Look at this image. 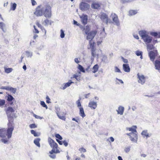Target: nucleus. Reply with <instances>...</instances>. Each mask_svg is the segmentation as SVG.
Instances as JSON below:
<instances>
[{
  "instance_id": "nucleus-19",
  "label": "nucleus",
  "mask_w": 160,
  "mask_h": 160,
  "mask_svg": "<svg viewBox=\"0 0 160 160\" xmlns=\"http://www.w3.org/2000/svg\"><path fill=\"white\" fill-rule=\"evenodd\" d=\"M144 41L147 43H150L152 40V38L148 35L143 39Z\"/></svg>"
},
{
  "instance_id": "nucleus-23",
  "label": "nucleus",
  "mask_w": 160,
  "mask_h": 160,
  "mask_svg": "<svg viewBox=\"0 0 160 160\" xmlns=\"http://www.w3.org/2000/svg\"><path fill=\"white\" fill-rule=\"evenodd\" d=\"M141 134L143 136V137H146L147 138L150 137L151 135H149V133L148 132L147 130H144L142 131Z\"/></svg>"
},
{
  "instance_id": "nucleus-57",
  "label": "nucleus",
  "mask_w": 160,
  "mask_h": 160,
  "mask_svg": "<svg viewBox=\"0 0 160 160\" xmlns=\"http://www.w3.org/2000/svg\"><path fill=\"white\" fill-rule=\"evenodd\" d=\"M91 70L90 66H88L85 69V71L88 72H89Z\"/></svg>"
},
{
  "instance_id": "nucleus-46",
  "label": "nucleus",
  "mask_w": 160,
  "mask_h": 160,
  "mask_svg": "<svg viewBox=\"0 0 160 160\" xmlns=\"http://www.w3.org/2000/svg\"><path fill=\"white\" fill-rule=\"evenodd\" d=\"M79 150L80 152L81 153L82 152H86V150L85 149L83 148H81L79 149Z\"/></svg>"
},
{
  "instance_id": "nucleus-2",
  "label": "nucleus",
  "mask_w": 160,
  "mask_h": 160,
  "mask_svg": "<svg viewBox=\"0 0 160 160\" xmlns=\"http://www.w3.org/2000/svg\"><path fill=\"white\" fill-rule=\"evenodd\" d=\"M34 14L37 16H40L43 14L47 18H49L50 17V6L49 4L45 5L42 8L39 6L37 7Z\"/></svg>"
},
{
  "instance_id": "nucleus-41",
  "label": "nucleus",
  "mask_w": 160,
  "mask_h": 160,
  "mask_svg": "<svg viewBox=\"0 0 160 160\" xmlns=\"http://www.w3.org/2000/svg\"><path fill=\"white\" fill-rule=\"evenodd\" d=\"M81 99V98H80L79 99H78L76 102V103L78 107L79 108H80V107H81V104L80 102V100Z\"/></svg>"
},
{
  "instance_id": "nucleus-59",
  "label": "nucleus",
  "mask_w": 160,
  "mask_h": 160,
  "mask_svg": "<svg viewBox=\"0 0 160 160\" xmlns=\"http://www.w3.org/2000/svg\"><path fill=\"white\" fill-rule=\"evenodd\" d=\"M32 5L34 6L37 4L36 2L34 0H31Z\"/></svg>"
},
{
  "instance_id": "nucleus-48",
  "label": "nucleus",
  "mask_w": 160,
  "mask_h": 160,
  "mask_svg": "<svg viewBox=\"0 0 160 160\" xmlns=\"http://www.w3.org/2000/svg\"><path fill=\"white\" fill-rule=\"evenodd\" d=\"M29 127L31 128H33L37 127V125L35 123L30 124Z\"/></svg>"
},
{
  "instance_id": "nucleus-11",
  "label": "nucleus",
  "mask_w": 160,
  "mask_h": 160,
  "mask_svg": "<svg viewBox=\"0 0 160 160\" xmlns=\"http://www.w3.org/2000/svg\"><path fill=\"white\" fill-rule=\"evenodd\" d=\"M157 51H151L149 54L150 60L153 61L154 60L156 56L157 55Z\"/></svg>"
},
{
  "instance_id": "nucleus-43",
  "label": "nucleus",
  "mask_w": 160,
  "mask_h": 160,
  "mask_svg": "<svg viewBox=\"0 0 160 160\" xmlns=\"http://www.w3.org/2000/svg\"><path fill=\"white\" fill-rule=\"evenodd\" d=\"M56 153H54V152H51V158L53 159L55 158L56 157Z\"/></svg>"
},
{
  "instance_id": "nucleus-22",
  "label": "nucleus",
  "mask_w": 160,
  "mask_h": 160,
  "mask_svg": "<svg viewBox=\"0 0 160 160\" xmlns=\"http://www.w3.org/2000/svg\"><path fill=\"white\" fill-rule=\"evenodd\" d=\"M136 126H133L131 128H127V129L129 131H131V132H137L136 130Z\"/></svg>"
},
{
  "instance_id": "nucleus-16",
  "label": "nucleus",
  "mask_w": 160,
  "mask_h": 160,
  "mask_svg": "<svg viewBox=\"0 0 160 160\" xmlns=\"http://www.w3.org/2000/svg\"><path fill=\"white\" fill-rule=\"evenodd\" d=\"M88 107L94 109L97 107V103L94 101H91L88 104Z\"/></svg>"
},
{
  "instance_id": "nucleus-20",
  "label": "nucleus",
  "mask_w": 160,
  "mask_h": 160,
  "mask_svg": "<svg viewBox=\"0 0 160 160\" xmlns=\"http://www.w3.org/2000/svg\"><path fill=\"white\" fill-rule=\"evenodd\" d=\"M124 108L122 106H120L119 107L118 110H117L118 113L121 115H122L124 112Z\"/></svg>"
},
{
  "instance_id": "nucleus-54",
  "label": "nucleus",
  "mask_w": 160,
  "mask_h": 160,
  "mask_svg": "<svg viewBox=\"0 0 160 160\" xmlns=\"http://www.w3.org/2000/svg\"><path fill=\"white\" fill-rule=\"evenodd\" d=\"M107 59V57L105 56H103L102 58V60L104 62H106Z\"/></svg>"
},
{
  "instance_id": "nucleus-18",
  "label": "nucleus",
  "mask_w": 160,
  "mask_h": 160,
  "mask_svg": "<svg viewBox=\"0 0 160 160\" xmlns=\"http://www.w3.org/2000/svg\"><path fill=\"white\" fill-rule=\"evenodd\" d=\"M123 69L125 72H128L130 71V69L128 64H123Z\"/></svg>"
},
{
  "instance_id": "nucleus-29",
  "label": "nucleus",
  "mask_w": 160,
  "mask_h": 160,
  "mask_svg": "<svg viewBox=\"0 0 160 160\" xmlns=\"http://www.w3.org/2000/svg\"><path fill=\"white\" fill-rule=\"evenodd\" d=\"M57 115L58 117L60 119L65 120L66 119L64 115L61 114L60 112H57Z\"/></svg>"
},
{
  "instance_id": "nucleus-32",
  "label": "nucleus",
  "mask_w": 160,
  "mask_h": 160,
  "mask_svg": "<svg viewBox=\"0 0 160 160\" xmlns=\"http://www.w3.org/2000/svg\"><path fill=\"white\" fill-rule=\"evenodd\" d=\"M31 133L35 137H38L40 135V133L36 132L35 131L33 130H31Z\"/></svg>"
},
{
  "instance_id": "nucleus-49",
  "label": "nucleus",
  "mask_w": 160,
  "mask_h": 160,
  "mask_svg": "<svg viewBox=\"0 0 160 160\" xmlns=\"http://www.w3.org/2000/svg\"><path fill=\"white\" fill-rule=\"evenodd\" d=\"M130 146H128L127 147L125 148L124 149L125 152L127 153L129 152L130 151Z\"/></svg>"
},
{
  "instance_id": "nucleus-24",
  "label": "nucleus",
  "mask_w": 160,
  "mask_h": 160,
  "mask_svg": "<svg viewBox=\"0 0 160 160\" xmlns=\"http://www.w3.org/2000/svg\"><path fill=\"white\" fill-rule=\"evenodd\" d=\"M79 109L80 110L79 114L83 118L85 116L83 108L82 107H80L79 108Z\"/></svg>"
},
{
  "instance_id": "nucleus-64",
  "label": "nucleus",
  "mask_w": 160,
  "mask_h": 160,
  "mask_svg": "<svg viewBox=\"0 0 160 160\" xmlns=\"http://www.w3.org/2000/svg\"><path fill=\"white\" fill-rule=\"evenodd\" d=\"M134 37L137 39H139V38L138 36L136 34H133V35Z\"/></svg>"
},
{
  "instance_id": "nucleus-33",
  "label": "nucleus",
  "mask_w": 160,
  "mask_h": 160,
  "mask_svg": "<svg viewBox=\"0 0 160 160\" xmlns=\"http://www.w3.org/2000/svg\"><path fill=\"white\" fill-rule=\"evenodd\" d=\"M78 68L80 71L83 72H85V71L84 69L81 65L78 64Z\"/></svg>"
},
{
  "instance_id": "nucleus-42",
  "label": "nucleus",
  "mask_w": 160,
  "mask_h": 160,
  "mask_svg": "<svg viewBox=\"0 0 160 160\" xmlns=\"http://www.w3.org/2000/svg\"><path fill=\"white\" fill-rule=\"evenodd\" d=\"M100 5L98 3H95L93 5V7L95 9H98Z\"/></svg>"
},
{
  "instance_id": "nucleus-15",
  "label": "nucleus",
  "mask_w": 160,
  "mask_h": 160,
  "mask_svg": "<svg viewBox=\"0 0 160 160\" xmlns=\"http://www.w3.org/2000/svg\"><path fill=\"white\" fill-rule=\"evenodd\" d=\"M6 98L7 101L8 102H10V105H12L13 104V102H11L12 101L14 100V98L11 95L9 94L6 96Z\"/></svg>"
},
{
  "instance_id": "nucleus-28",
  "label": "nucleus",
  "mask_w": 160,
  "mask_h": 160,
  "mask_svg": "<svg viewBox=\"0 0 160 160\" xmlns=\"http://www.w3.org/2000/svg\"><path fill=\"white\" fill-rule=\"evenodd\" d=\"M138 12L137 10H131L129 11L128 13L129 15L132 16L136 14Z\"/></svg>"
},
{
  "instance_id": "nucleus-60",
  "label": "nucleus",
  "mask_w": 160,
  "mask_h": 160,
  "mask_svg": "<svg viewBox=\"0 0 160 160\" xmlns=\"http://www.w3.org/2000/svg\"><path fill=\"white\" fill-rule=\"evenodd\" d=\"M80 58H75L74 59V61L75 62L77 63H78L79 62V60H80Z\"/></svg>"
},
{
  "instance_id": "nucleus-47",
  "label": "nucleus",
  "mask_w": 160,
  "mask_h": 160,
  "mask_svg": "<svg viewBox=\"0 0 160 160\" xmlns=\"http://www.w3.org/2000/svg\"><path fill=\"white\" fill-rule=\"evenodd\" d=\"M41 104L43 107L45 108L46 109L47 108H48L47 106L46 105L45 102L44 101H41Z\"/></svg>"
},
{
  "instance_id": "nucleus-13",
  "label": "nucleus",
  "mask_w": 160,
  "mask_h": 160,
  "mask_svg": "<svg viewBox=\"0 0 160 160\" xmlns=\"http://www.w3.org/2000/svg\"><path fill=\"white\" fill-rule=\"evenodd\" d=\"M2 89H5L8 91H10L12 92L13 93H15L16 91V89L12 87L8 86L2 87L0 88Z\"/></svg>"
},
{
  "instance_id": "nucleus-38",
  "label": "nucleus",
  "mask_w": 160,
  "mask_h": 160,
  "mask_svg": "<svg viewBox=\"0 0 160 160\" xmlns=\"http://www.w3.org/2000/svg\"><path fill=\"white\" fill-rule=\"evenodd\" d=\"M5 103V101L3 99H0V106H3Z\"/></svg>"
},
{
  "instance_id": "nucleus-39",
  "label": "nucleus",
  "mask_w": 160,
  "mask_h": 160,
  "mask_svg": "<svg viewBox=\"0 0 160 160\" xmlns=\"http://www.w3.org/2000/svg\"><path fill=\"white\" fill-rule=\"evenodd\" d=\"M60 37L62 38H63L64 37L65 34L64 33V31L62 30L61 29L60 30Z\"/></svg>"
},
{
  "instance_id": "nucleus-63",
  "label": "nucleus",
  "mask_w": 160,
  "mask_h": 160,
  "mask_svg": "<svg viewBox=\"0 0 160 160\" xmlns=\"http://www.w3.org/2000/svg\"><path fill=\"white\" fill-rule=\"evenodd\" d=\"M109 139L110 140V141H111V142H114V138L112 137H110L108 138V139Z\"/></svg>"
},
{
  "instance_id": "nucleus-26",
  "label": "nucleus",
  "mask_w": 160,
  "mask_h": 160,
  "mask_svg": "<svg viewBox=\"0 0 160 160\" xmlns=\"http://www.w3.org/2000/svg\"><path fill=\"white\" fill-rule=\"evenodd\" d=\"M155 67L156 69L160 71V61L158 60L155 61Z\"/></svg>"
},
{
  "instance_id": "nucleus-17",
  "label": "nucleus",
  "mask_w": 160,
  "mask_h": 160,
  "mask_svg": "<svg viewBox=\"0 0 160 160\" xmlns=\"http://www.w3.org/2000/svg\"><path fill=\"white\" fill-rule=\"evenodd\" d=\"M101 53V51H92V54L93 57H97V58H98L100 56V54Z\"/></svg>"
},
{
  "instance_id": "nucleus-10",
  "label": "nucleus",
  "mask_w": 160,
  "mask_h": 160,
  "mask_svg": "<svg viewBox=\"0 0 160 160\" xmlns=\"http://www.w3.org/2000/svg\"><path fill=\"white\" fill-rule=\"evenodd\" d=\"M138 80V83L142 85L145 82V78L144 76L138 73L137 74Z\"/></svg>"
},
{
  "instance_id": "nucleus-5",
  "label": "nucleus",
  "mask_w": 160,
  "mask_h": 160,
  "mask_svg": "<svg viewBox=\"0 0 160 160\" xmlns=\"http://www.w3.org/2000/svg\"><path fill=\"white\" fill-rule=\"evenodd\" d=\"M99 17L102 21L107 24L108 23H111V20L108 18V15L105 13L101 12L99 15Z\"/></svg>"
},
{
  "instance_id": "nucleus-51",
  "label": "nucleus",
  "mask_w": 160,
  "mask_h": 160,
  "mask_svg": "<svg viewBox=\"0 0 160 160\" xmlns=\"http://www.w3.org/2000/svg\"><path fill=\"white\" fill-rule=\"evenodd\" d=\"M4 24L2 22H0V28L3 31V27L4 26Z\"/></svg>"
},
{
  "instance_id": "nucleus-21",
  "label": "nucleus",
  "mask_w": 160,
  "mask_h": 160,
  "mask_svg": "<svg viewBox=\"0 0 160 160\" xmlns=\"http://www.w3.org/2000/svg\"><path fill=\"white\" fill-rule=\"evenodd\" d=\"M73 83L71 80H69L68 82L64 84V86L63 87L62 89L63 90L69 87L72 83Z\"/></svg>"
},
{
  "instance_id": "nucleus-6",
  "label": "nucleus",
  "mask_w": 160,
  "mask_h": 160,
  "mask_svg": "<svg viewBox=\"0 0 160 160\" xmlns=\"http://www.w3.org/2000/svg\"><path fill=\"white\" fill-rule=\"evenodd\" d=\"M51 147L52 148L51 152H54V153H59L60 152V151L58 148V144L56 142H55L53 140L51 139Z\"/></svg>"
},
{
  "instance_id": "nucleus-55",
  "label": "nucleus",
  "mask_w": 160,
  "mask_h": 160,
  "mask_svg": "<svg viewBox=\"0 0 160 160\" xmlns=\"http://www.w3.org/2000/svg\"><path fill=\"white\" fill-rule=\"evenodd\" d=\"M33 28L34 29V32L37 33H38L39 32L38 31V30L36 28V27L35 25L33 26Z\"/></svg>"
},
{
  "instance_id": "nucleus-56",
  "label": "nucleus",
  "mask_w": 160,
  "mask_h": 160,
  "mask_svg": "<svg viewBox=\"0 0 160 160\" xmlns=\"http://www.w3.org/2000/svg\"><path fill=\"white\" fill-rule=\"evenodd\" d=\"M56 141L60 145H62L63 144V141H60L58 139H56Z\"/></svg>"
},
{
  "instance_id": "nucleus-34",
  "label": "nucleus",
  "mask_w": 160,
  "mask_h": 160,
  "mask_svg": "<svg viewBox=\"0 0 160 160\" xmlns=\"http://www.w3.org/2000/svg\"><path fill=\"white\" fill-rule=\"evenodd\" d=\"M12 70V69L11 68H5V72L7 73H8L11 72Z\"/></svg>"
},
{
  "instance_id": "nucleus-1",
  "label": "nucleus",
  "mask_w": 160,
  "mask_h": 160,
  "mask_svg": "<svg viewBox=\"0 0 160 160\" xmlns=\"http://www.w3.org/2000/svg\"><path fill=\"white\" fill-rule=\"evenodd\" d=\"M5 112L8 117V132L9 135H11L12 131L14 130V126L13 123L14 121V118H16V116L15 114H12L13 113L15 112V110L11 106H9L7 109L5 110Z\"/></svg>"
},
{
  "instance_id": "nucleus-30",
  "label": "nucleus",
  "mask_w": 160,
  "mask_h": 160,
  "mask_svg": "<svg viewBox=\"0 0 160 160\" xmlns=\"http://www.w3.org/2000/svg\"><path fill=\"white\" fill-rule=\"evenodd\" d=\"M40 140V139L39 138H37L35 139L34 141V142L35 144L38 147H40V146L39 142Z\"/></svg>"
},
{
  "instance_id": "nucleus-31",
  "label": "nucleus",
  "mask_w": 160,
  "mask_h": 160,
  "mask_svg": "<svg viewBox=\"0 0 160 160\" xmlns=\"http://www.w3.org/2000/svg\"><path fill=\"white\" fill-rule=\"evenodd\" d=\"M84 32L86 35L89 33V31L90 30V28L88 26H86L84 28Z\"/></svg>"
},
{
  "instance_id": "nucleus-61",
  "label": "nucleus",
  "mask_w": 160,
  "mask_h": 160,
  "mask_svg": "<svg viewBox=\"0 0 160 160\" xmlns=\"http://www.w3.org/2000/svg\"><path fill=\"white\" fill-rule=\"evenodd\" d=\"M63 144L65 146L67 147L68 145V143L66 141L64 140L63 141Z\"/></svg>"
},
{
  "instance_id": "nucleus-37",
  "label": "nucleus",
  "mask_w": 160,
  "mask_h": 160,
  "mask_svg": "<svg viewBox=\"0 0 160 160\" xmlns=\"http://www.w3.org/2000/svg\"><path fill=\"white\" fill-rule=\"evenodd\" d=\"M89 44H90V49L91 50H93L94 48V43H92L91 41H89Z\"/></svg>"
},
{
  "instance_id": "nucleus-3",
  "label": "nucleus",
  "mask_w": 160,
  "mask_h": 160,
  "mask_svg": "<svg viewBox=\"0 0 160 160\" xmlns=\"http://www.w3.org/2000/svg\"><path fill=\"white\" fill-rule=\"evenodd\" d=\"M89 0H82V2L79 4L80 9L82 11L88 10L90 7V5L85 2H89Z\"/></svg>"
},
{
  "instance_id": "nucleus-40",
  "label": "nucleus",
  "mask_w": 160,
  "mask_h": 160,
  "mask_svg": "<svg viewBox=\"0 0 160 160\" xmlns=\"http://www.w3.org/2000/svg\"><path fill=\"white\" fill-rule=\"evenodd\" d=\"M147 48L148 49H150V50H152L153 49H154V48L152 45L148 44L147 45Z\"/></svg>"
},
{
  "instance_id": "nucleus-27",
  "label": "nucleus",
  "mask_w": 160,
  "mask_h": 160,
  "mask_svg": "<svg viewBox=\"0 0 160 160\" xmlns=\"http://www.w3.org/2000/svg\"><path fill=\"white\" fill-rule=\"evenodd\" d=\"M150 34L152 36L156 37V38H160V32H151Z\"/></svg>"
},
{
  "instance_id": "nucleus-35",
  "label": "nucleus",
  "mask_w": 160,
  "mask_h": 160,
  "mask_svg": "<svg viewBox=\"0 0 160 160\" xmlns=\"http://www.w3.org/2000/svg\"><path fill=\"white\" fill-rule=\"evenodd\" d=\"M72 77L75 78L77 81H80V77L78 76L77 74H75L72 76Z\"/></svg>"
},
{
  "instance_id": "nucleus-7",
  "label": "nucleus",
  "mask_w": 160,
  "mask_h": 160,
  "mask_svg": "<svg viewBox=\"0 0 160 160\" xmlns=\"http://www.w3.org/2000/svg\"><path fill=\"white\" fill-rule=\"evenodd\" d=\"M137 133L133 132L127 133V135L129 136L131 140L133 142L136 143H137L138 139V136Z\"/></svg>"
},
{
  "instance_id": "nucleus-8",
  "label": "nucleus",
  "mask_w": 160,
  "mask_h": 160,
  "mask_svg": "<svg viewBox=\"0 0 160 160\" xmlns=\"http://www.w3.org/2000/svg\"><path fill=\"white\" fill-rule=\"evenodd\" d=\"M97 32L96 30L90 31L87 34L86 39L89 41H91L94 38Z\"/></svg>"
},
{
  "instance_id": "nucleus-50",
  "label": "nucleus",
  "mask_w": 160,
  "mask_h": 160,
  "mask_svg": "<svg viewBox=\"0 0 160 160\" xmlns=\"http://www.w3.org/2000/svg\"><path fill=\"white\" fill-rule=\"evenodd\" d=\"M33 116L36 118L37 119H41L43 118L42 117H40L38 116L37 115H36L34 113L33 114Z\"/></svg>"
},
{
  "instance_id": "nucleus-12",
  "label": "nucleus",
  "mask_w": 160,
  "mask_h": 160,
  "mask_svg": "<svg viewBox=\"0 0 160 160\" xmlns=\"http://www.w3.org/2000/svg\"><path fill=\"white\" fill-rule=\"evenodd\" d=\"M88 17L87 15L84 14L80 16V17L81 19V22L84 25L86 24L87 23Z\"/></svg>"
},
{
  "instance_id": "nucleus-52",
  "label": "nucleus",
  "mask_w": 160,
  "mask_h": 160,
  "mask_svg": "<svg viewBox=\"0 0 160 160\" xmlns=\"http://www.w3.org/2000/svg\"><path fill=\"white\" fill-rule=\"evenodd\" d=\"M136 54L138 56H139L142 54V52L139 51H137L136 53Z\"/></svg>"
},
{
  "instance_id": "nucleus-4",
  "label": "nucleus",
  "mask_w": 160,
  "mask_h": 160,
  "mask_svg": "<svg viewBox=\"0 0 160 160\" xmlns=\"http://www.w3.org/2000/svg\"><path fill=\"white\" fill-rule=\"evenodd\" d=\"M8 128L7 130L5 128H2L0 129V137L2 138H4L6 136H7L8 138H11L12 135V132L11 135H9L8 132Z\"/></svg>"
},
{
  "instance_id": "nucleus-44",
  "label": "nucleus",
  "mask_w": 160,
  "mask_h": 160,
  "mask_svg": "<svg viewBox=\"0 0 160 160\" xmlns=\"http://www.w3.org/2000/svg\"><path fill=\"white\" fill-rule=\"evenodd\" d=\"M55 136L56 138L60 140H61L62 139V137L59 134H56Z\"/></svg>"
},
{
  "instance_id": "nucleus-25",
  "label": "nucleus",
  "mask_w": 160,
  "mask_h": 160,
  "mask_svg": "<svg viewBox=\"0 0 160 160\" xmlns=\"http://www.w3.org/2000/svg\"><path fill=\"white\" fill-rule=\"evenodd\" d=\"M99 66L98 64H96L94 66L93 68L92 69V72L93 73L96 72L98 70Z\"/></svg>"
},
{
  "instance_id": "nucleus-36",
  "label": "nucleus",
  "mask_w": 160,
  "mask_h": 160,
  "mask_svg": "<svg viewBox=\"0 0 160 160\" xmlns=\"http://www.w3.org/2000/svg\"><path fill=\"white\" fill-rule=\"evenodd\" d=\"M16 7L17 4L15 3H13L11 6V10H12L13 11L15 10L16 8Z\"/></svg>"
},
{
  "instance_id": "nucleus-53",
  "label": "nucleus",
  "mask_w": 160,
  "mask_h": 160,
  "mask_svg": "<svg viewBox=\"0 0 160 160\" xmlns=\"http://www.w3.org/2000/svg\"><path fill=\"white\" fill-rule=\"evenodd\" d=\"M36 24L38 26L41 28L42 30V25L40 24L38 22H37L36 23Z\"/></svg>"
},
{
  "instance_id": "nucleus-9",
  "label": "nucleus",
  "mask_w": 160,
  "mask_h": 160,
  "mask_svg": "<svg viewBox=\"0 0 160 160\" xmlns=\"http://www.w3.org/2000/svg\"><path fill=\"white\" fill-rule=\"evenodd\" d=\"M111 17L116 25L117 26L119 25L120 22L119 20L118 16L116 14L112 13L111 15Z\"/></svg>"
},
{
  "instance_id": "nucleus-45",
  "label": "nucleus",
  "mask_w": 160,
  "mask_h": 160,
  "mask_svg": "<svg viewBox=\"0 0 160 160\" xmlns=\"http://www.w3.org/2000/svg\"><path fill=\"white\" fill-rule=\"evenodd\" d=\"M114 71L116 72H121V71L120 69L117 67L116 66L114 68Z\"/></svg>"
},
{
  "instance_id": "nucleus-14",
  "label": "nucleus",
  "mask_w": 160,
  "mask_h": 160,
  "mask_svg": "<svg viewBox=\"0 0 160 160\" xmlns=\"http://www.w3.org/2000/svg\"><path fill=\"white\" fill-rule=\"evenodd\" d=\"M139 34L143 39L144 38L148 35V33L145 30H141L139 31Z\"/></svg>"
},
{
  "instance_id": "nucleus-62",
  "label": "nucleus",
  "mask_w": 160,
  "mask_h": 160,
  "mask_svg": "<svg viewBox=\"0 0 160 160\" xmlns=\"http://www.w3.org/2000/svg\"><path fill=\"white\" fill-rule=\"evenodd\" d=\"M55 109L56 110V112L57 114V112H59V111L60 110V109L58 107H55Z\"/></svg>"
},
{
  "instance_id": "nucleus-58",
  "label": "nucleus",
  "mask_w": 160,
  "mask_h": 160,
  "mask_svg": "<svg viewBox=\"0 0 160 160\" xmlns=\"http://www.w3.org/2000/svg\"><path fill=\"white\" fill-rule=\"evenodd\" d=\"M121 58L124 63H127L128 62V60L127 59L124 58L123 57H122Z\"/></svg>"
}]
</instances>
